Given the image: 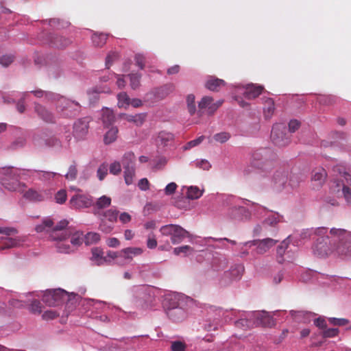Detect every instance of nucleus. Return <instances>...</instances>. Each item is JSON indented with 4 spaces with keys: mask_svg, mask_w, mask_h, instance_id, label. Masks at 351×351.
<instances>
[{
    "mask_svg": "<svg viewBox=\"0 0 351 351\" xmlns=\"http://www.w3.org/2000/svg\"><path fill=\"white\" fill-rule=\"evenodd\" d=\"M314 254L325 257L332 251L344 258L351 257V232L344 228H332L329 234L317 240Z\"/></svg>",
    "mask_w": 351,
    "mask_h": 351,
    "instance_id": "obj_1",
    "label": "nucleus"
},
{
    "mask_svg": "<svg viewBox=\"0 0 351 351\" xmlns=\"http://www.w3.org/2000/svg\"><path fill=\"white\" fill-rule=\"evenodd\" d=\"M276 154L269 148H260L252 154L251 165L258 169L263 176H267L274 167Z\"/></svg>",
    "mask_w": 351,
    "mask_h": 351,
    "instance_id": "obj_2",
    "label": "nucleus"
},
{
    "mask_svg": "<svg viewBox=\"0 0 351 351\" xmlns=\"http://www.w3.org/2000/svg\"><path fill=\"white\" fill-rule=\"evenodd\" d=\"M332 171L338 177L334 182L337 196L343 198L347 206H351V174L343 165L334 166Z\"/></svg>",
    "mask_w": 351,
    "mask_h": 351,
    "instance_id": "obj_3",
    "label": "nucleus"
},
{
    "mask_svg": "<svg viewBox=\"0 0 351 351\" xmlns=\"http://www.w3.org/2000/svg\"><path fill=\"white\" fill-rule=\"evenodd\" d=\"M222 206L228 208V215L234 219L242 220L250 217V212L245 207L249 205L250 201L241 199L230 195H223L221 197Z\"/></svg>",
    "mask_w": 351,
    "mask_h": 351,
    "instance_id": "obj_4",
    "label": "nucleus"
},
{
    "mask_svg": "<svg viewBox=\"0 0 351 351\" xmlns=\"http://www.w3.org/2000/svg\"><path fill=\"white\" fill-rule=\"evenodd\" d=\"M0 182L1 185L10 191H16L21 189L19 181L21 176L27 175L26 169H18L14 167H3L0 169Z\"/></svg>",
    "mask_w": 351,
    "mask_h": 351,
    "instance_id": "obj_5",
    "label": "nucleus"
},
{
    "mask_svg": "<svg viewBox=\"0 0 351 351\" xmlns=\"http://www.w3.org/2000/svg\"><path fill=\"white\" fill-rule=\"evenodd\" d=\"M133 302L143 308L155 306L156 294L154 289L147 286H134L132 289Z\"/></svg>",
    "mask_w": 351,
    "mask_h": 351,
    "instance_id": "obj_6",
    "label": "nucleus"
},
{
    "mask_svg": "<svg viewBox=\"0 0 351 351\" xmlns=\"http://www.w3.org/2000/svg\"><path fill=\"white\" fill-rule=\"evenodd\" d=\"M159 231L163 236H169L172 244H179L186 238L190 237V233L177 224H167L160 227Z\"/></svg>",
    "mask_w": 351,
    "mask_h": 351,
    "instance_id": "obj_7",
    "label": "nucleus"
},
{
    "mask_svg": "<svg viewBox=\"0 0 351 351\" xmlns=\"http://www.w3.org/2000/svg\"><path fill=\"white\" fill-rule=\"evenodd\" d=\"M67 299V292L62 289L47 290L43 296V301L49 306H58Z\"/></svg>",
    "mask_w": 351,
    "mask_h": 351,
    "instance_id": "obj_8",
    "label": "nucleus"
},
{
    "mask_svg": "<svg viewBox=\"0 0 351 351\" xmlns=\"http://www.w3.org/2000/svg\"><path fill=\"white\" fill-rule=\"evenodd\" d=\"M278 243V240H275L271 238H266L263 239H255L252 241H249L243 243L244 246H247L248 247H251L252 246L255 247V249L253 250L252 254L254 256L255 254H263L266 253L270 248L274 247Z\"/></svg>",
    "mask_w": 351,
    "mask_h": 351,
    "instance_id": "obj_9",
    "label": "nucleus"
},
{
    "mask_svg": "<svg viewBox=\"0 0 351 351\" xmlns=\"http://www.w3.org/2000/svg\"><path fill=\"white\" fill-rule=\"evenodd\" d=\"M69 221L66 219L60 220L55 226H52L50 237L53 241L66 240L72 234V229L68 227Z\"/></svg>",
    "mask_w": 351,
    "mask_h": 351,
    "instance_id": "obj_10",
    "label": "nucleus"
},
{
    "mask_svg": "<svg viewBox=\"0 0 351 351\" xmlns=\"http://www.w3.org/2000/svg\"><path fill=\"white\" fill-rule=\"evenodd\" d=\"M70 206L76 210L88 208L93 204V198L91 195L82 193L80 189H77V193L73 195L69 200Z\"/></svg>",
    "mask_w": 351,
    "mask_h": 351,
    "instance_id": "obj_11",
    "label": "nucleus"
},
{
    "mask_svg": "<svg viewBox=\"0 0 351 351\" xmlns=\"http://www.w3.org/2000/svg\"><path fill=\"white\" fill-rule=\"evenodd\" d=\"M271 139L278 147H285L290 143V136L286 133V127L282 124H276L271 132Z\"/></svg>",
    "mask_w": 351,
    "mask_h": 351,
    "instance_id": "obj_12",
    "label": "nucleus"
},
{
    "mask_svg": "<svg viewBox=\"0 0 351 351\" xmlns=\"http://www.w3.org/2000/svg\"><path fill=\"white\" fill-rule=\"evenodd\" d=\"M188 300L189 298L181 293L171 292L164 295L162 306L165 312H167L170 308L171 309L184 303H186Z\"/></svg>",
    "mask_w": 351,
    "mask_h": 351,
    "instance_id": "obj_13",
    "label": "nucleus"
},
{
    "mask_svg": "<svg viewBox=\"0 0 351 351\" xmlns=\"http://www.w3.org/2000/svg\"><path fill=\"white\" fill-rule=\"evenodd\" d=\"M297 236V239L300 243V240L306 239L308 238H312L315 240V244L313 247V251L315 250V245L317 244V240L319 238H326V236L328 235V228L325 227H319L317 228L313 229H306L303 230L300 234H294Z\"/></svg>",
    "mask_w": 351,
    "mask_h": 351,
    "instance_id": "obj_14",
    "label": "nucleus"
},
{
    "mask_svg": "<svg viewBox=\"0 0 351 351\" xmlns=\"http://www.w3.org/2000/svg\"><path fill=\"white\" fill-rule=\"evenodd\" d=\"M26 174L35 180H38L48 184H51L56 177L60 176V174L56 172L41 170H26Z\"/></svg>",
    "mask_w": 351,
    "mask_h": 351,
    "instance_id": "obj_15",
    "label": "nucleus"
},
{
    "mask_svg": "<svg viewBox=\"0 0 351 351\" xmlns=\"http://www.w3.org/2000/svg\"><path fill=\"white\" fill-rule=\"evenodd\" d=\"M292 243L293 246H298L299 242L297 239V236L295 234H291L288 236L285 239H284L281 243L277 247L276 253H277V260L279 263H282L285 261L284 255L287 251L289 244Z\"/></svg>",
    "mask_w": 351,
    "mask_h": 351,
    "instance_id": "obj_16",
    "label": "nucleus"
},
{
    "mask_svg": "<svg viewBox=\"0 0 351 351\" xmlns=\"http://www.w3.org/2000/svg\"><path fill=\"white\" fill-rule=\"evenodd\" d=\"M26 238L24 236L16 237H0V250L6 249L20 247L23 245Z\"/></svg>",
    "mask_w": 351,
    "mask_h": 351,
    "instance_id": "obj_17",
    "label": "nucleus"
},
{
    "mask_svg": "<svg viewBox=\"0 0 351 351\" xmlns=\"http://www.w3.org/2000/svg\"><path fill=\"white\" fill-rule=\"evenodd\" d=\"M55 101H58L57 108L63 110H69L71 115H75L76 112H79L81 108L80 104L76 101L65 98L60 95L58 99Z\"/></svg>",
    "mask_w": 351,
    "mask_h": 351,
    "instance_id": "obj_18",
    "label": "nucleus"
},
{
    "mask_svg": "<svg viewBox=\"0 0 351 351\" xmlns=\"http://www.w3.org/2000/svg\"><path fill=\"white\" fill-rule=\"evenodd\" d=\"M247 317L252 319V326H267L270 324V317L266 311H250L247 312Z\"/></svg>",
    "mask_w": 351,
    "mask_h": 351,
    "instance_id": "obj_19",
    "label": "nucleus"
},
{
    "mask_svg": "<svg viewBox=\"0 0 351 351\" xmlns=\"http://www.w3.org/2000/svg\"><path fill=\"white\" fill-rule=\"evenodd\" d=\"M168 317L174 322L184 321L187 317L186 303H184L178 307L170 308L166 312Z\"/></svg>",
    "mask_w": 351,
    "mask_h": 351,
    "instance_id": "obj_20",
    "label": "nucleus"
},
{
    "mask_svg": "<svg viewBox=\"0 0 351 351\" xmlns=\"http://www.w3.org/2000/svg\"><path fill=\"white\" fill-rule=\"evenodd\" d=\"M89 121L88 118L79 119L73 125V135L77 139H82L87 134Z\"/></svg>",
    "mask_w": 351,
    "mask_h": 351,
    "instance_id": "obj_21",
    "label": "nucleus"
},
{
    "mask_svg": "<svg viewBox=\"0 0 351 351\" xmlns=\"http://www.w3.org/2000/svg\"><path fill=\"white\" fill-rule=\"evenodd\" d=\"M111 198L106 195H102L97 198L95 202L93 201V214L96 217H101L102 210L107 208L111 204Z\"/></svg>",
    "mask_w": 351,
    "mask_h": 351,
    "instance_id": "obj_22",
    "label": "nucleus"
},
{
    "mask_svg": "<svg viewBox=\"0 0 351 351\" xmlns=\"http://www.w3.org/2000/svg\"><path fill=\"white\" fill-rule=\"evenodd\" d=\"M236 88H242L243 91L244 97L247 99H252L257 97L262 92L263 87L261 86H256L253 84H248L245 86L238 84L235 86Z\"/></svg>",
    "mask_w": 351,
    "mask_h": 351,
    "instance_id": "obj_23",
    "label": "nucleus"
},
{
    "mask_svg": "<svg viewBox=\"0 0 351 351\" xmlns=\"http://www.w3.org/2000/svg\"><path fill=\"white\" fill-rule=\"evenodd\" d=\"M34 112L38 117L47 123H52L54 121V116L45 106L39 103H34Z\"/></svg>",
    "mask_w": 351,
    "mask_h": 351,
    "instance_id": "obj_24",
    "label": "nucleus"
},
{
    "mask_svg": "<svg viewBox=\"0 0 351 351\" xmlns=\"http://www.w3.org/2000/svg\"><path fill=\"white\" fill-rule=\"evenodd\" d=\"M287 180L288 173L284 170L276 171L272 178L274 186L278 190H280L285 186Z\"/></svg>",
    "mask_w": 351,
    "mask_h": 351,
    "instance_id": "obj_25",
    "label": "nucleus"
},
{
    "mask_svg": "<svg viewBox=\"0 0 351 351\" xmlns=\"http://www.w3.org/2000/svg\"><path fill=\"white\" fill-rule=\"evenodd\" d=\"M198 106L200 110L207 108V112L209 114H213L219 108V105L214 102L213 97L209 96L202 97L199 102Z\"/></svg>",
    "mask_w": 351,
    "mask_h": 351,
    "instance_id": "obj_26",
    "label": "nucleus"
},
{
    "mask_svg": "<svg viewBox=\"0 0 351 351\" xmlns=\"http://www.w3.org/2000/svg\"><path fill=\"white\" fill-rule=\"evenodd\" d=\"M121 117L130 123H134L136 126H141L145 121L146 113H139L136 114H121Z\"/></svg>",
    "mask_w": 351,
    "mask_h": 351,
    "instance_id": "obj_27",
    "label": "nucleus"
},
{
    "mask_svg": "<svg viewBox=\"0 0 351 351\" xmlns=\"http://www.w3.org/2000/svg\"><path fill=\"white\" fill-rule=\"evenodd\" d=\"M101 120L105 128L110 127L115 121V117L112 110L108 108L102 109Z\"/></svg>",
    "mask_w": 351,
    "mask_h": 351,
    "instance_id": "obj_28",
    "label": "nucleus"
},
{
    "mask_svg": "<svg viewBox=\"0 0 351 351\" xmlns=\"http://www.w3.org/2000/svg\"><path fill=\"white\" fill-rule=\"evenodd\" d=\"M226 84L224 80L217 78L214 76L208 77L205 86L211 91H218L221 86Z\"/></svg>",
    "mask_w": 351,
    "mask_h": 351,
    "instance_id": "obj_29",
    "label": "nucleus"
},
{
    "mask_svg": "<svg viewBox=\"0 0 351 351\" xmlns=\"http://www.w3.org/2000/svg\"><path fill=\"white\" fill-rule=\"evenodd\" d=\"M37 98H44L45 101H55L60 98V95L49 91H45L41 89H37L30 91Z\"/></svg>",
    "mask_w": 351,
    "mask_h": 351,
    "instance_id": "obj_30",
    "label": "nucleus"
},
{
    "mask_svg": "<svg viewBox=\"0 0 351 351\" xmlns=\"http://www.w3.org/2000/svg\"><path fill=\"white\" fill-rule=\"evenodd\" d=\"M327 173L324 168H316L313 171L311 180L313 182H317L318 186H322L326 178Z\"/></svg>",
    "mask_w": 351,
    "mask_h": 351,
    "instance_id": "obj_31",
    "label": "nucleus"
},
{
    "mask_svg": "<svg viewBox=\"0 0 351 351\" xmlns=\"http://www.w3.org/2000/svg\"><path fill=\"white\" fill-rule=\"evenodd\" d=\"M239 319L234 322V326L237 328L245 330L247 328L253 327L252 324V319L247 316V312L242 313L239 315Z\"/></svg>",
    "mask_w": 351,
    "mask_h": 351,
    "instance_id": "obj_32",
    "label": "nucleus"
},
{
    "mask_svg": "<svg viewBox=\"0 0 351 351\" xmlns=\"http://www.w3.org/2000/svg\"><path fill=\"white\" fill-rule=\"evenodd\" d=\"M136 157L133 152H128L124 154L121 159V165L123 169L135 167Z\"/></svg>",
    "mask_w": 351,
    "mask_h": 351,
    "instance_id": "obj_33",
    "label": "nucleus"
},
{
    "mask_svg": "<svg viewBox=\"0 0 351 351\" xmlns=\"http://www.w3.org/2000/svg\"><path fill=\"white\" fill-rule=\"evenodd\" d=\"M143 250L140 247H127L120 252L121 256L125 259L132 260L133 256L140 255Z\"/></svg>",
    "mask_w": 351,
    "mask_h": 351,
    "instance_id": "obj_34",
    "label": "nucleus"
},
{
    "mask_svg": "<svg viewBox=\"0 0 351 351\" xmlns=\"http://www.w3.org/2000/svg\"><path fill=\"white\" fill-rule=\"evenodd\" d=\"M91 260L97 265H101L108 262L107 257L104 256L102 250L97 247L92 250Z\"/></svg>",
    "mask_w": 351,
    "mask_h": 351,
    "instance_id": "obj_35",
    "label": "nucleus"
},
{
    "mask_svg": "<svg viewBox=\"0 0 351 351\" xmlns=\"http://www.w3.org/2000/svg\"><path fill=\"white\" fill-rule=\"evenodd\" d=\"M173 134L166 131H161L158 133L157 143L162 146H167L173 140Z\"/></svg>",
    "mask_w": 351,
    "mask_h": 351,
    "instance_id": "obj_36",
    "label": "nucleus"
},
{
    "mask_svg": "<svg viewBox=\"0 0 351 351\" xmlns=\"http://www.w3.org/2000/svg\"><path fill=\"white\" fill-rule=\"evenodd\" d=\"M283 221V216L279 215L278 213H271L267 218L263 221V225H268L270 226H275L278 223Z\"/></svg>",
    "mask_w": 351,
    "mask_h": 351,
    "instance_id": "obj_37",
    "label": "nucleus"
},
{
    "mask_svg": "<svg viewBox=\"0 0 351 351\" xmlns=\"http://www.w3.org/2000/svg\"><path fill=\"white\" fill-rule=\"evenodd\" d=\"M118 128L116 126H112L106 132L104 137V142L106 145H109L116 141L117 138Z\"/></svg>",
    "mask_w": 351,
    "mask_h": 351,
    "instance_id": "obj_38",
    "label": "nucleus"
},
{
    "mask_svg": "<svg viewBox=\"0 0 351 351\" xmlns=\"http://www.w3.org/2000/svg\"><path fill=\"white\" fill-rule=\"evenodd\" d=\"M119 211L115 209H108L101 213L102 219H106L107 221L114 223L117 221Z\"/></svg>",
    "mask_w": 351,
    "mask_h": 351,
    "instance_id": "obj_39",
    "label": "nucleus"
},
{
    "mask_svg": "<svg viewBox=\"0 0 351 351\" xmlns=\"http://www.w3.org/2000/svg\"><path fill=\"white\" fill-rule=\"evenodd\" d=\"M228 267V260L224 258H215L213 263V269L220 271L226 269Z\"/></svg>",
    "mask_w": 351,
    "mask_h": 351,
    "instance_id": "obj_40",
    "label": "nucleus"
},
{
    "mask_svg": "<svg viewBox=\"0 0 351 351\" xmlns=\"http://www.w3.org/2000/svg\"><path fill=\"white\" fill-rule=\"evenodd\" d=\"M98 218L100 219L99 224V230L106 234L110 233L114 228V223L107 221L106 219H102L101 217Z\"/></svg>",
    "mask_w": 351,
    "mask_h": 351,
    "instance_id": "obj_41",
    "label": "nucleus"
},
{
    "mask_svg": "<svg viewBox=\"0 0 351 351\" xmlns=\"http://www.w3.org/2000/svg\"><path fill=\"white\" fill-rule=\"evenodd\" d=\"M70 237H71L70 243L73 249L74 247H77L80 245L84 240L83 234L80 232H73L72 231V234L70 235Z\"/></svg>",
    "mask_w": 351,
    "mask_h": 351,
    "instance_id": "obj_42",
    "label": "nucleus"
},
{
    "mask_svg": "<svg viewBox=\"0 0 351 351\" xmlns=\"http://www.w3.org/2000/svg\"><path fill=\"white\" fill-rule=\"evenodd\" d=\"M202 194L203 191H201L197 186H191L187 188L186 197L190 199H197Z\"/></svg>",
    "mask_w": 351,
    "mask_h": 351,
    "instance_id": "obj_43",
    "label": "nucleus"
},
{
    "mask_svg": "<svg viewBox=\"0 0 351 351\" xmlns=\"http://www.w3.org/2000/svg\"><path fill=\"white\" fill-rule=\"evenodd\" d=\"M93 44L95 47H102L105 45L107 39V35L104 34L94 33L91 37Z\"/></svg>",
    "mask_w": 351,
    "mask_h": 351,
    "instance_id": "obj_44",
    "label": "nucleus"
},
{
    "mask_svg": "<svg viewBox=\"0 0 351 351\" xmlns=\"http://www.w3.org/2000/svg\"><path fill=\"white\" fill-rule=\"evenodd\" d=\"M53 222L50 218H45L40 224L36 226L35 230L37 232L49 231L52 228Z\"/></svg>",
    "mask_w": 351,
    "mask_h": 351,
    "instance_id": "obj_45",
    "label": "nucleus"
},
{
    "mask_svg": "<svg viewBox=\"0 0 351 351\" xmlns=\"http://www.w3.org/2000/svg\"><path fill=\"white\" fill-rule=\"evenodd\" d=\"M53 222L50 218H45L40 224L36 226L35 230L37 232L49 231L52 228Z\"/></svg>",
    "mask_w": 351,
    "mask_h": 351,
    "instance_id": "obj_46",
    "label": "nucleus"
},
{
    "mask_svg": "<svg viewBox=\"0 0 351 351\" xmlns=\"http://www.w3.org/2000/svg\"><path fill=\"white\" fill-rule=\"evenodd\" d=\"M337 97L335 95H319L317 97V101L320 104L324 105V106L332 105V104H335L337 101Z\"/></svg>",
    "mask_w": 351,
    "mask_h": 351,
    "instance_id": "obj_47",
    "label": "nucleus"
},
{
    "mask_svg": "<svg viewBox=\"0 0 351 351\" xmlns=\"http://www.w3.org/2000/svg\"><path fill=\"white\" fill-rule=\"evenodd\" d=\"M118 107L126 108L130 106V99L126 93L122 92L117 95Z\"/></svg>",
    "mask_w": 351,
    "mask_h": 351,
    "instance_id": "obj_48",
    "label": "nucleus"
},
{
    "mask_svg": "<svg viewBox=\"0 0 351 351\" xmlns=\"http://www.w3.org/2000/svg\"><path fill=\"white\" fill-rule=\"evenodd\" d=\"M58 241L56 245V248L59 252L67 254L74 251L71 245L66 243V240Z\"/></svg>",
    "mask_w": 351,
    "mask_h": 351,
    "instance_id": "obj_49",
    "label": "nucleus"
},
{
    "mask_svg": "<svg viewBox=\"0 0 351 351\" xmlns=\"http://www.w3.org/2000/svg\"><path fill=\"white\" fill-rule=\"evenodd\" d=\"M123 177L125 184L129 186L133 183V178L135 176V167L123 169Z\"/></svg>",
    "mask_w": 351,
    "mask_h": 351,
    "instance_id": "obj_50",
    "label": "nucleus"
},
{
    "mask_svg": "<svg viewBox=\"0 0 351 351\" xmlns=\"http://www.w3.org/2000/svg\"><path fill=\"white\" fill-rule=\"evenodd\" d=\"M70 41L62 37V36H56L51 40L52 45L57 48H63L69 45Z\"/></svg>",
    "mask_w": 351,
    "mask_h": 351,
    "instance_id": "obj_51",
    "label": "nucleus"
},
{
    "mask_svg": "<svg viewBox=\"0 0 351 351\" xmlns=\"http://www.w3.org/2000/svg\"><path fill=\"white\" fill-rule=\"evenodd\" d=\"M100 240V235L97 232H88L84 236V242L86 245H91Z\"/></svg>",
    "mask_w": 351,
    "mask_h": 351,
    "instance_id": "obj_52",
    "label": "nucleus"
},
{
    "mask_svg": "<svg viewBox=\"0 0 351 351\" xmlns=\"http://www.w3.org/2000/svg\"><path fill=\"white\" fill-rule=\"evenodd\" d=\"M243 270L244 267L241 265H238L232 268L230 271H225L224 274L226 276H229V274H231L232 276V278H239L242 275Z\"/></svg>",
    "mask_w": 351,
    "mask_h": 351,
    "instance_id": "obj_53",
    "label": "nucleus"
},
{
    "mask_svg": "<svg viewBox=\"0 0 351 351\" xmlns=\"http://www.w3.org/2000/svg\"><path fill=\"white\" fill-rule=\"evenodd\" d=\"M267 106L264 108V114L266 119H269L274 112V102L271 98H268L266 100Z\"/></svg>",
    "mask_w": 351,
    "mask_h": 351,
    "instance_id": "obj_54",
    "label": "nucleus"
},
{
    "mask_svg": "<svg viewBox=\"0 0 351 351\" xmlns=\"http://www.w3.org/2000/svg\"><path fill=\"white\" fill-rule=\"evenodd\" d=\"M128 77L130 81V87L134 90L138 88L141 85L140 80L141 75L138 73H131L128 75Z\"/></svg>",
    "mask_w": 351,
    "mask_h": 351,
    "instance_id": "obj_55",
    "label": "nucleus"
},
{
    "mask_svg": "<svg viewBox=\"0 0 351 351\" xmlns=\"http://www.w3.org/2000/svg\"><path fill=\"white\" fill-rule=\"evenodd\" d=\"M108 165L103 162L99 165L97 171V176L100 181H102L108 174Z\"/></svg>",
    "mask_w": 351,
    "mask_h": 351,
    "instance_id": "obj_56",
    "label": "nucleus"
},
{
    "mask_svg": "<svg viewBox=\"0 0 351 351\" xmlns=\"http://www.w3.org/2000/svg\"><path fill=\"white\" fill-rule=\"evenodd\" d=\"M218 319H214L213 320L207 319L205 321L204 324V328L208 332L215 330L218 328L219 324L217 321Z\"/></svg>",
    "mask_w": 351,
    "mask_h": 351,
    "instance_id": "obj_57",
    "label": "nucleus"
},
{
    "mask_svg": "<svg viewBox=\"0 0 351 351\" xmlns=\"http://www.w3.org/2000/svg\"><path fill=\"white\" fill-rule=\"evenodd\" d=\"M186 104L188 111L190 113V114H194L196 111V106L195 104V96L191 94L187 96Z\"/></svg>",
    "mask_w": 351,
    "mask_h": 351,
    "instance_id": "obj_58",
    "label": "nucleus"
},
{
    "mask_svg": "<svg viewBox=\"0 0 351 351\" xmlns=\"http://www.w3.org/2000/svg\"><path fill=\"white\" fill-rule=\"evenodd\" d=\"M77 176V169L75 164L71 165L69 167L68 172L64 175L66 179L69 180H74Z\"/></svg>",
    "mask_w": 351,
    "mask_h": 351,
    "instance_id": "obj_59",
    "label": "nucleus"
},
{
    "mask_svg": "<svg viewBox=\"0 0 351 351\" xmlns=\"http://www.w3.org/2000/svg\"><path fill=\"white\" fill-rule=\"evenodd\" d=\"M230 138V134L228 132H223L215 134L213 138L215 141L220 143H223L228 141Z\"/></svg>",
    "mask_w": 351,
    "mask_h": 351,
    "instance_id": "obj_60",
    "label": "nucleus"
},
{
    "mask_svg": "<svg viewBox=\"0 0 351 351\" xmlns=\"http://www.w3.org/2000/svg\"><path fill=\"white\" fill-rule=\"evenodd\" d=\"M193 252V249L189 245H183L173 249V254L176 255H180L181 253L186 255L192 253Z\"/></svg>",
    "mask_w": 351,
    "mask_h": 351,
    "instance_id": "obj_61",
    "label": "nucleus"
},
{
    "mask_svg": "<svg viewBox=\"0 0 351 351\" xmlns=\"http://www.w3.org/2000/svg\"><path fill=\"white\" fill-rule=\"evenodd\" d=\"M204 139V136H200L198 138L188 142L184 147V150H189L194 147L199 145Z\"/></svg>",
    "mask_w": 351,
    "mask_h": 351,
    "instance_id": "obj_62",
    "label": "nucleus"
},
{
    "mask_svg": "<svg viewBox=\"0 0 351 351\" xmlns=\"http://www.w3.org/2000/svg\"><path fill=\"white\" fill-rule=\"evenodd\" d=\"M108 169L111 174L117 176L121 171V165L119 162L114 161L110 165Z\"/></svg>",
    "mask_w": 351,
    "mask_h": 351,
    "instance_id": "obj_63",
    "label": "nucleus"
},
{
    "mask_svg": "<svg viewBox=\"0 0 351 351\" xmlns=\"http://www.w3.org/2000/svg\"><path fill=\"white\" fill-rule=\"evenodd\" d=\"M25 197L29 199L34 201L43 200V195L33 189H29L25 193Z\"/></svg>",
    "mask_w": 351,
    "mask_h": 351,
    "instance_id": "obj_64",
    "label": "nucleus"
}]
</instances>
